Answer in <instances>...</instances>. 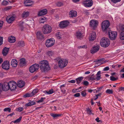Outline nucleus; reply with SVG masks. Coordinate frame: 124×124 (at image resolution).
<instances>
[{"mask_svg":"<svg viewBox=\"0 0 124 124\" xmlns=\"http://www.w3.org/2000/svg\"><path fill=\"white\" fill-rule=\"evenodd\" d=\"M39 64L41 65L40 66V68L42 72L47 71L50 69L48 63L46 60H43L40 62Z\"/></svg>","mask_w":124,"mask_h":124,"instance_id":"f257e3e1","label":"nucleus"},{"mask_svg":"<svg viewBox=\"0 0 124 124\" xmlns=\"http://www.w3.org/2000/svg\"><path fill=\"white\" fill-rule=\"evenodd\" d=\"M110 41L109 40L106 38H102L100 41L101 46L104 47H106L109 45Z\"/></svg>","mask_w":124,"mask_h":124,"instance_id":"f03ea898","label":"nucleus"},{"mask_svg":"<svg viewBox=\"0 0 124 124\" xmlns=\"http://www.w3.org/2000/svg\"><path fill=\"white\" fill-rule=\"evenodd\" d=\"M51 27L48 24L44 25L42 29V31L44 34H47L50 33L51 31Z\"/></svg>","mask_w":124,"mask_h":124,"instance_id":"7ed1b4c3","label":"nucleus"},{"mask_svg":"<svg viewBox=\"0 0 124 124\" xmlns=\"http://www.w3.org/2000/svg\"><path fill=\"white\" fill-rule=\"evenodd\" d=\"M109 25V23L108 20L104 21H103L101 24L102 30L103 31L106 32Z\"/></svg>","mask_w":124,"mask_h":124,"instance_id":"20e7f679","label":"nucleus"},{"mask_svg":"<svg viewBox=\"0 0 124 124\" xmlns=\"http://www.w3.org/2000/svg\"><path fill=\"white\" fill-rule=\"evenodd\" d=\"M108 33L109 37L111 40H114L117 36V32L116 31H112L111 30H108Z\"/></svg>","mask_w":124,"mask_h":124,"instance_id":"39448f33","label":"nucleus"},{"mask_svg":"<svg viewBox=\"0 0 124 124\" xmlns=\"http://www.w3.org/2000/svg\"><path fill=\"white\" fill-rule=\"evenodd\" d=\"M68 62L64 59H61L58 62V66L61 68L65 67L67 64Z\"/></svg>","mask_w":124,"mask_h":124,"instance_id":"423d86ee","label":"nucleus"},{"mask_svg":"<svg viewBox=\"0 0 124 124\" xmlns=\"http://www.w3.org/2000/svg\"><path fill=\"white\" fill-rule=\"evenodd\" d=\"M55 40L53 38H51L46 40L45 45L47 47H49L53 46L55 43Z\"/></svg>","mask_w":124,"mask_h":124,"instance_id":"0eeeda50","label":"nucleus"},{"mask_svg":"<svg viewBox=\"0 0 124 124\" xmlns=\"http://www.w3.org/2000/svg\"><path fill=\"white\" fill-rule=\"evenodd\" d=\"M39 68V66L38 64H36L31 65L29 68V70L31 73H33L36 71Z\"/></svg>","mask_w":124,"mask_h":124,"instance_id":"6e6552de","label":"nucleus"},{"mask_svg":"<svg viewBox=\"0 0 124 124\" xmlns=\"http://www.w3.org/2000/svg\"><path fill=\"white\" fill-rule=\"evenodd\" d=\"M10 64L8 61H5L2 64V68L5 70H8L9 68Z\"/></svg>","mask_w":124,"mask_h":124,"instance_id":"1a4fd4ad","label":"nucleus"},{"mask_svg":"<svg viewBox=\"0 0 124 124\" xmlns=\"http://www.w3.org/2000/svg\"><path fill=\"white\" fill-rule=\"evenodd\" d=\"M83 3L85 7H89L92 5L93 2L92 0H86L83 2Z\"/></svg>","mask_w":124,"mask_h":124,"instance_id":"9d476101","label":"nucleus"},{"mask_svg":"<svg viewBox=\"0 0 124 124\" xmlns=\"http://www.w3.org/2000/svg\"><path fill=\"white\" fill-rule=\"evenodd\" d=\"M9 89L11 91L14 90L16 88V84L13 81H11L9 82Z\"/></svg>","mask_w":124,"mask_h":124,"instance_id":"9b49d317","label":"nucleus"},{"mask_svg":"<svg viewBox=\"0 0 124 124\" xmlns=\"http://www.w3.org/2000/svg\"><path fill=\"white\" fill-rule=\"evenodd\" d=\"M101 71H99L96 75V78H94L93 77H91L89 79L92 81L94 80L97 81L99 80L101 78Z\"/></svg>","mask_w":124,"mask_h":124,"instance_id":"f8f14e48","label":"nucleus"},{"mask_svg":"<svg viewBox=\"0 0 124 124\" xmlns=\"http://www.w3.org/2000/svg\"><path fill=\"white\" fill-rule=\"evenodd\" d=\"M100 46L99 45H96L94 46L91 48L90 50V52L92 54H93L98 51L100 49Z\"/></svg>","mask_w":124,"mask_h":124,"instance_id":"ddd939ff","label":"nucleus"},{"mask_svg":"<svg viewBox=\"0 0 124 124\" xmlns=\"http://www.w3.org/2000/svg\"><path fill=\"white\" fill-rule=\"evenodd\" d=\"M69 23L67 21H64L61 22L59 24V26L61 28H64L67 26Z\"/></svg>","mask_w":124,"mask_h":124,"instance_id":"4468645a","label":"nucleus"},{"mask_svg":"<svg viewBox=\"0 0 124 124\" xmlns=\"http://www.w3.org/2000/svg\"><path fill=\"white\" fill-rule=\"evenodd\" d=\"M9 82H5L2 85V89L3 90L7 91L9 89Z\"/></svg>","mask_w":124,"mask_h":124,"instance_id":"2eb2a0df","label":"nucleus"},{"mask_svg":"<svg viewBox=\"0 0 124 124\" xmlns=\"http://www.w3.org/2000/svg\"><path fill=\"white\" fill-rule=\"evenodd\" d=\"M98 24V23L97 21L92 20L90 22V24L91 26L93 28L96 27Z\"/></svg>","mask_w":124,"mask_h":124,"instance_id":"dca6fc26","label":"nucleus"},{"mask_svg":"<svg viewBox=\"0 0 124 124\" xmlns=\"http://www.w3.org/2000/svg\"><path fill=\"white\" fill-rule=\"evenodd\" d=\"M11 66L13 67H16L17 64V62L16 60L15 59H12L11 62Z\"/></svg>","mask_w":124,"mask_h":124,"instance_id":"f3484780","label":"nucleus"},{"mask_svg":"<svg viewBox=\"0 0 124 124\" xmlns=\"http://www.w3.org/2000/svg\"><path fill=\"white\" fill-rule=\"evenodd\" d=\"M9 50V48H7L6 47H5L3 48L2 51V54L3 56H5L7 55Z\"/></svg>","mask_w":124,"mask_h":124,"instance_id":"a211bd4d","label":"nucleus"},{"mask_svg":"<svg viewBox=\"0 0 124 124\" xmlns=\"http://www.w3.org/2000/svg\"><path fill=\"white\" fill-rule=\"evenodd\" d=\"M69 13L70 17H73L76 16L77 13L76 11L71 10Z\"/></svg>","mask_w":124,"mask_h":124,"instance_id":"6ab92c4d","label":"nucleus"},{"mask_svg":"<svg viewBox=\"0 0 124 124\" xmlns=\"http://www.w3.org/2000/svg\"><path fill=\"white\" fill-rule=\"evenodd\" d=\"M96 34L95 32H92L89 37V39L91 41H93L96 38Z\"/></svg>","mask_w":124,"mask_h":124,"instance_id":"aec40b11","label":"nucleus"},{"mask_svg":"<svg viewBox=\"0 0 124 124\" xmlns=\"http://www.w3.org/2000/svg\"><path fill=\"white\" fill-rule=\"evenodd\" d=\"M47 13V10L46 9H44L40 11L38 13V15L40 16L46 14Z\"/></svg>","mask_w":124,"mask_h":124,"instance_id":"412c9836","label":"nucleus"},{"mask_svg":"<svg viewBox=\"0 0 124 124\" xmlns=\"http://www.w3.org/2000/svg\"><path fill=\"white\" fill-rule=\"evenodd\" d=\"M15 17L12 16L11 17H7L6 18V21L9 23H11L14 20Z\"/></svg>","mask_w":124,"mask_h":124,"instance_id":"4be33fe9","label":"nucleus"},{"mask_svg":"<svg viewBox=\"0 0 124 124\" xmlns=\"http://www.w3.org/2000/svg\"><path fill=\"white\" fill-rule=\"evenodd\" d=\"M8 41L10 43H13L16 41L15 38L14 36H11L8 37Z\"/></svg>","mask_w":124,"mask_h":124,"instance_id":"5701e85b","label":"nucleus"},{"mask_svg":"<svg viewBox=\"0 0 124 124\" xmlns=\"http://www.w3.org/2000/svg\"><path fill=\"white\" fill-rule=\"evenodd\" d=\"M25 83L24 81L20 80L18 82L17 85L18 87L20 88H22L25 85Z\"/></svg>","mask_w":124,"mask_h":124,"instance_id":"b1692460","label":"nucleus"},{"mask_svg":"<svg viewBox=\"0 0 124 124\" xmlns=\"http://www.w3.org/2000/svg\"><path fill=\"white\" fill-rule=\"evenodd\" d=\"M76 36L77 38L80 39L82 37V35L81 32L79 31L76 32Z\"/></svg>","mask_w":124,"mask_h":124,"instance_id":"393cba45","label":"nucleus"},{"mask_svg":"<svg viewBox=\"0 0 124 124\" xmlns=\"http://www.w3.org/2000/svg\"><path fill=\"white\" fill-rule=\"evenodd\" d=\"M37 38L39 39H43L44 38L43 35L40 32L37 33Z\"/></svg>","mask_w":124,"mask_h":124,"instance_id":"a878e982","label":"nucleus"},{"mask_svg":"<svg viewBox=\"0 0 124 124\" xmlns=\"http://www.w3.org/2000/svg\"><path fill=\"white\" fill-rule=\"evenodd\" d=\"M65 85V84H63L60 86L61 90L63 94H65L66 93V90L64 88Z\"/></svg>","mask_w":124,"mask_h":124,"instance_id":"bb28decb","label":"nucleus"},{"mask_svg":"<svg viewBox=\"0 0 124 124\" xmlns=\"http://www.w3.org/2000/svg\"><path fill=\"white\" fill-rule=\"evenodd\" d=\"M54 90L53 89H51L49 90L48 91H44L43 92L45 93L46 94H52L53 93H54Z\"/></svg>","mask_w":124,"mask_h":124,"instance_id":"cd10ccee","label":"nucleus"},{"mask_svg":"<svg viewBox=\"0 0 124 124\" xmlns=\"http://www.w3.org/2000/svg\"><path fill=\"white\" fill-rule=\"evenodd\" d=\"M24 45V43L23 41H19L17 43V46H18L23 47Z\"/></svg>","mask_w":124,"mask_h":124,"instance_id":"c85d7f7f","label":"nucleus"},{"mask_svg":"<svg viewBox=\"0 0 124 124\" xmlns=\"http://www.w3.org/2000/svg\"><path fill=\"white\" fill-rule=\"evenodd\" d=\"M29 13L28 11L24 12L22 14V16L23 18H25L29 16Z\"/></svg>","mask_w":124,"mask_h":124,"instance_id":"c756f323","label":"nucleus"},{"mask_svg":"<svg viewBox=\"0 0 124 124\" xmlns=\"http://www.w3.org/2000/svg\"><path fill=\"white\" fill-rule=\"evenodd\" d=\"M25 63V62L24 59H22L20 61V66L23 67Z\"/></svg>","mask_w":124,"mask_h":124,"instance_id":"7c9ffc66","label":"nucleus"},{"mask_svg":"<svg viewBox=\"0 0 124 124\" xmlns=\"http://www.w3.org/2000/svg\"><path fill=\"white\" fill-rule=\"evenodd\" d=\"M83 79V77H80L76 79L77 81V83L78 84H79L81 82V81Z\"/></svg>","mask_w":124,"mask_h":124,"instance_id":"2f4dec72","label":"nucleus"},{"mask_svg":"<svg viewBox=\"0 0 124 124\" xmlns=\"http://www.w3.org/2000/svg\"><path fill=\"white\" fill-rule=\"evenodd\" d=\"M28 3H31L30 0H26L24 2V4L26 6H31V4H28Z\"/></svg>","mask_w":124,"mask_h":124,"instance_id":"473e14b6","label":"nucleus"},{"mask_svg":"<svg viewBox=\"0 0 124 124\" xmlns=\"http://www.w3.org/2000/svg\"><path fill=\"white\" fill-rule=\"evenodd\" d=\"M35 102L34 101H30L28 103L25 104L26 106H31L35 104Z\"/></svg>","mask_w":124,"mask_h":124,"instance_id":"72a5a7b5","label":"nucleus"},{"mask_svg":"<svg viewBox=\"0 0 124 124\" xmlns=\"http://www.w3.org/2000/svg\"><path fill=\"white\" fill-rule=\"evenodd\" d=\"M50 115L51 116L53 117L54 118L60 116H61V114H57L54 113H51Z\"/></svg>","mask_w":124,"mask_h":124,"instance_id":"f704fd0d","label":"nucleus"},{"mask_svg":"<svg viewBox=\"0 0 124 124\" xmlns=\"http://www.w3.org/2000/svg\"><path fill=\"white\" fill-rule=\"evenodd\" d=\"M46 18H45L44 17L41 18L39 20V22L40 23H43L46 21Z\"/></svg>","mask_w":124,"mask_h":124,"instance_id":"c9c22d12","label":"nucleus"},{"mask_svg":"<svg viewBox=\"0 0 124 124\" xmlns=\"http://www.w3.org/2000/svg\"><path fill=\"white\" fill-rule=\"evenodd\" d=\"M120 38L121 40H124V31H122L121 32Z\"/></svg>","mask_w":124,"mask_h":124,"instance_id":"e433bc0d","label":"nucleus"},{"mask_svg":"<svg viewBox=\"0 0 124 124\" xmlns=\"http://www.w3.org/2000/svg\"><path fill=\"white\" fill-rule=\"evenodd\" d=\"M86 110L87 113L90 115H91L92 114H93L92 112V110L90 108H86Z\"/></svg>","mask_w":124,"mask_h":124,"instance_id":"4c0bfd02","label":"nucleus"},{"mask_svg":"<svg viewBox=\"0 0 124 124\" xmlns=\"http://www.w3.org/2000/svg\"><path fill=\"white\" fill-rule=\"evenodd\" d=\"M118 79L117 77L115 78L114 77L111 76L110 77V79L112 81H115Z\"/></svg>","mask_w":124,"mask_h":124,"instance_id":"58836bf2","label":"nucleus"},{"mask_svg":"<svg viewBox=\"0 0 124 124\" xmlns=\"http://www.w3.org/2000/svg\"><path fill=\"white\" fill-rule=\"evenodd\" d=\"M38 92V90L37 89H35L33 90L31 93L32 94V95L33 96L37 93Z\"/></svg>","mask_w":124,"mask_h":124,"instance_id":"ea45409f","label":"nucleus"},{"mask_svg":"<svg viewBox=\"0 0 124 124\" xmlns=\"http://www.w3.org/2000/svg\"><path fill=\"white\" fill-rule=\"evenodd\" d=\"M55 36L58 39H60L61 38V35L60 32H58L56 33V34Z\"/></svg>","mask_w":124,"mask_h":124,"instance_id":"a19ab883","label":"nucleus"},{"mask_svg":"<svg viewBox=\"0 0 124 124\" xmlns=\"http://www.w3.org/2000/svg\"><path fill=\"white\" fill-rule=\"evenodd\" d=\"M33 96V95H32L31 93H27L23 96V97L24 98L26 97H29Z\"/></svg>","mask_w":124,"mask_h":124,"instance_id":"79ce46f5","label":"nucleus"},{"mask_svg":"<svg viewBox=\"0 0 124 124\" xmlns=\"http://www.w3.org/2000/svg\"><path fill=\"white\" fill-rule=\"evenodd\" d=\"M106 93L109 94H112L113 93V91L112 90L107 89L106 91Z\"/></svg>","mask_w":124,"mask_h":124,"instance_id":"37998d69","label":"nucleus"},{"mask_svg":"<svg viewBox=\"0 0 124 124\" xmlns=\"http://www.w3.org/2000/svg\"><path fill=\"white\" fill-rule=\"evenodd\" d=\"M81 95L83 97H85L86 94V92L85 90H84L81 92Z\"/></svg>","mask_w":124,"mask_h":124,"instance_id":"c03bdc74","label":"nucleus"},{"mask_svg":"<svg viewBox=\"0 0 124 124\" xmlns=\"http://www.w3.org/2000/svg\"><path fill=\"white\" fill-rule=\"evenodd\" d=\"M22 118V117L20 116L19 118L15 120L14 121V123H18L21 120Z\"/></svg>","mask_w":124,"mask_h":124,"instance_id":"a18cd8bd","label":"nucleus"},{"mask_svg":"<svg viewBox=\"0 0 124 124\" xmlns=\"http://www.w3.org/2000/svg\"><path fill=\"white\" fill-rule=\"evenodd\" d=\"M53 54V53L52 51H49L47 53V54L50 57L52 56Z\"/></svg>","mask_w":124,"mask_h":124,"instance_id":"49530a36","label":"nucleus"},{"mask_svg":"<svg viewBox=\"0 0 124 124\" xmlns=\"http://www.w3.org/2000/svg\"><path fill=\"white\" fill-rule=\"evenodd\" d=\"M23 109V108L19 107L16 109V110L19 112H21L22 111Z\"/></svg>","mask_w":124,"mask_h":124,"instance_id":"de8ad7c7","label":"nucleus"},{"mask_svg":"<svg viewBox=\"0 0 124 124\" xmlns=\"http://www.w3.org/2000/svg\"><path fill=\"white\" fill-rule=\"evenodd\" d=\"M56 5L59 7H60L62 6L63 5L62 3L61 2H57L56 3Z\"/></svg>","mask_w":124,"mask_h":124,"instance_id":"09e8293b","label":"nucleus"},{"mask_svg":"<svg viewBox=\"0 0 124 124\" xmlns=\"http://www.w3.org/2000/svg\"><path fill=\"white\" fill-rule=\"evenodd\" d=\"M11 109L9 108H5L4 110V111H8V112H11Z\"/></svg>","mask_w":124,"mask_h":124,"instance_id":"8fccbe9b","label":"nucleus"},{"mask_svg":"<svg viewBox=\"0 0 124 124\" xmlns=\"http://www.w3.org/2000/svg\"><path fill=\"white\" fill-rule=\"evenodd\" d=\"M119 28L122 31H124V25H122L120 26Z\"/></svg>","mask_w":124,"mask_h":124,"instance_id":"3c124183","label":"nucleus"},{"mask_svg":"<svg viewBox=\"0 0 124 124\" xmlns=\"http://www.w3.org/2000/svg\"><path fill=\"white\" fill-rule=\"evenodd\" d=\"M87 47V46L86 45H85L83 46H79L78 47V48H86Z\"/></svg>","mask_w":124,"mask_h":124,"instance_id":"603ef678","label":"nucleus"},{"mask_svg":"<svg viewBox=\"0 0 124 124\" xmlns=\"http://www.w3.org/2000/svg\"><path fill=\"white\" fill-rule=\"evenodd\" d=\"M8 4V2L7 1L4 0L2 3V4L3 5H6Z\"/></svg>","mask_w":124,"mask_h":124,"instance_id":"864d4df0","label":"nucleus"},{"mask_svg":"<svg viewBox=\"0 0 124 124\" xmlns=\"http://www.w3.org/2000/svg\"><path fill=\"white\" fill-rule=\"evenodd\" d=\"M83 84L84 85L87 86L89 84L88 82L86 81H84L82 82Z\"/></svg>","mask_w":124,"mask_h":124,"instance_id":"5fc2aeb1","label":"nucleus"},{"mask_svg":"<svg viewBox=\"0 0 124 124\" xmlns=\"http://www.w3.org/2000/svg\"><path fill=\"white\" fill-rule=\"evenodd\" d=\"M3 37H0V45H2L3 44Z\"/></svg>","mask_w":124,"mask_h":124,"instance_id":"6e6d98bb","label":"nucleus"},{"mask_svg":"<svg viewBox=\"0 0 124 124\" xmlns=\"http://www.w3.org/2000/svg\"><path fill=\"white\" fill-rule=\"evenodd\" d=\"M45 98H41V99L37 101L38 103L41 102L43 101V99H45Z\"/></svg>","mask_w":124,"mask_h":124,"instance_id":"4d7b16f0","label":"nucleus"},{"mask_svg":"<svg viewBox=\"0 0 124 124\" xmlns=\"http://www.w3.org/2000/svg\"><path fill=\"white\" fill-rule=\"evenodd\" d=\"M101 93H100L99 94H97L96 95V97L95 98L94 100H96V99H97L98 98V96H100L101 95Z\"/></svg>","mask_w":124,"mask_h":124,"instance_id":"13d9d810","label":"nucleus"},{"mask_svg":"<svg viewBox=\"0 0 124 124\" xmlns=\"http://www.w3.org/2000/svg\"><path fill=\"white\" fill-rule=\"evenodd\" d=\"M121 0H111V1L114 3H116L120 2Z\"/></svg>","mask_w":124,"mask_h":124,"instance_id":"bf43d9fd","label":"nucleus"},{"mask_svg":"<svg viewBox=\"0 0 124 124\" xmlns=\"http://www.w3.org/2000/svg\"><path fill=\"white\" fill-rule=\"evenodd\" d=\"M80 94L79 93H76L74 95V96L76 97H79L80 96Z\"/></svg>","mask_w":124,"mask_h":124,"instance_id":"052dcab7","label":"nucleus"},{"mask_svg":"<svg viewBox=\"0 0 124 124\" xmlns=\"http://www.w3.org/2000/svg\"><path fill=\"white\" fill-rule=\"evenodd\" d=\"M95 120L98 122L101 123L102 122L101 120H99V118L98 117H97V118H96Z\"/></svg>","mask_w":124,"mask_h":124,"instance_id":"680f3d73","label":"nucleus"},{"mask_svg":"<svg viewBox=\"0 0 124 124\" xmlns=\"http://www.w3.org/2000/svg\"><path fill=\"white\" fill-rule=\"evenodd\" d=\"M109 67H107L104 69L103 70L104 71H107L109 70Z\"/></svg>","mask_w":124,"mask_h":124,"instance_id":"e2e57ef3","label":"nucleus"},{"mask_svg":"<svg viewBox=\"0 0 124 124\" xmlns=\"http://www.w3.org/2000/svg\"><path fill=\"white\" fill-rule=\"evenodd\" d=\"M68 82L70 83H74L76 81L75 80H72L70 81H69Z\"/></svg>","mask_w":124,"mask_h":124,"instance_id":"0e129e2a","label":"nucleus"},{"mask_svg":"<svg viewBox=\"0 0 124 124\" xmlns=\"http://www.w3.org/2000/svg\"><path fill=\"white\" fill-rule=\"evenodd\" d=\"M3 22L2 21H0V28H1L3 25Z\"/></svg>","mask_w":124,"mask_h":124,"instance_id":"69168bd1","label":"nucleus"},{"mask_svg":"<svg viewBox=\"0 0 124 124\" xmlns=\"http://www.w3.org/2000/svg\"><path fill=\"white\" fill-rule=\"evenodd\" d=\"M83 13L86 15H87L89 14V13L86 10H84L83 11Z\"/></svg>","mask_w":124,"mask_h":124,"instance_id":"338daca9","label":"nucleus"},{"mask_svg":"<svg viewBox=\"0 0 124 124\" xmlns=\"http://www.w3.org/2000/svg\"><path fill=\"white\" fill-rule=\"evenodd\" d=\"M119 91H124V87H121L119 89Z\"/></svg>","mask_w":124,"mask_h":124,"instance_id":"774afa93","label":"nucleus"}]
</instances>
